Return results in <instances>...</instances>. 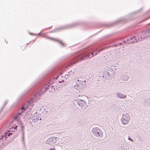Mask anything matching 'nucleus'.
I'll list each match as a JSON object with an SVG mask.
<instances>
[{
  "mask_svg": "<svg viewBox=\"0 0 150 150\" xmlns=\"http://www.w3.org/2000/svg\"><path fill=\"white\" fill-rule=\"evenodd\" d=\"M23 128V125L22 122L20 121L17 122L13 125L12 128L10 129L9 131L5 133L6 137L7 138L8 137L12 135L13 134L11 132V131L12 132L13 131H14L15 130H22Z\"/></svg>",
  "mask_w": 150,
  "mask_h": 150,
  "instance_id": "nucleus-1",
  "label": "nucleus"
},
{
  "mask_svg": "<svg viewBox=\"0 0 150 150\" xmlns=\"http://www.w3.org/2000/svg\"><path fill=\"white\" fill-rule=\"evenodd\" d=\"M92 131L93 134L97 137H101L103 136V133L98 128L96 127L93 128Z\"/></svg>",
  "mask_w": 150,
  "mask_h": 150,
  "instance_id": "nucleus-2",
  "label": "nucleus"
},
{
  "mask_svg": "<svg viewBox=\"0 0 150 150\" xmlns=\"http://www.w3.org/2000/svg\"><path fill=\"white\" fill-rule=\"evenodd\" d=\"M85 83V82L78 80L76 81L75 87L77 90H80L83 88V84Z\"/></svg>",
  "mask_w": 150,
  "mask_h": 150,
  "instance_id": "nucleus-3",
  "label": "nucleus"
},
{
  "mask_svg": "<svg viewBox=\"0 0 150 150\" xmlns=\"http://www.w3.org/2000/svg\"><path fill=\"white\" fill-rule=\"evenodd\" d=\"M130 120V117L129 115L126 114L123 115L122 119V122L123 124H127Z\"/></svg>",
  "mask_w": 150,
  "mask_h": 150,
  "instance_id": "nucleus-4",
  "label": "nucleus"
},
{
  "mask_svg": "<svg viewBox=\"0 0 150 150\" xmlns=\"http://www.w3.org/2000/svg\"><path fill=\"white\" fill-rule=\"evenodd\" d=\"M29 105V103H27L25 104L22 108L19 110V112L18 113V115H21L23 112L26 110L28 108Z\"/></svg>",
  "mask_w": 150,
  "mask_h": 150,
  "instance_id": "nucleus-5",
  "label": "nucleus"
},
{
  "mask_svg": "<svg viewBox=\"0 0 150 150\" xmlns=\"http://www.w3.org/2000/svg\"><path fill=\"white\" fill-rule=\"evenodd\" d=\"M137 41L136 39H135L134 37L131 38L129 39H128L127 40L125 41H124V43L127 42L128 43L135 42Z\"/></svg>",
  "mask_w": 150,
  "mask_h": 150,
  "instance_id": "nucleus-6",
  "label": "nucleus"
},
{
  "mask_svg": "<svg viewBox=\"0 0 150 150\" xmlns=\"http://www.w3.org/2000/svg\"><path fill=\"white\" fill-rule=\"evenodd\" d=\"M78 103L79 105L81 106L82 108H85L86 106V103L84 100H80L78 102Z\"/></svg>",
  "mask_w": 150,
  "mask_h": 150,
  "instance_id": "nucleus-7",
  "label": "nucleus"
},
{
  "mask_svg": "<svg viewBox=\"0 0 150 150\" xmlns=\"http://www.w3.org/2000/svg\"><path fill=\"white\" fill-rule=\"evenodd\" d=\"M54 139V138L53 137L50 138L46 141V143L48 144H52L54 142L53 141Z\"/></svg>",
  "mask_w": 150,
  "mask_h": 150,
  "instance_id": "nucleus-8",
  "label": "nucleus"
},
{
  "mask_svg": "<svg viewBox=\"0 0 150 150\" xmlns=\"http://www.w3.org/2000/svg\"><path fill=\"white\" fill-rule=\"evenodd\" d=\"M117 96L119 98H125L126 97L125 95L122 94L120 93L117 94Z\"/></svg>",
  "mask_w": 150,
  "mask_h": 150,
  "instance_id": "nucleus-9",
  "label": "nucleus"
},
{
  "mask_svg": "<svg viewBox=\"0 0 150 150\" xmlns=\"http://www.w3.org/2000/svg\"><path fill=\"white\" fill-rule=\"evenodd\" d=\"M18 118V115H17L15 116L14 117V119H16Z\"/></svg>",
  "mask_w": 150,
  "mask_h": 150,
  "instance_id": "nucleus-10",
  "label": "nucleus"
},
{
  "mask_svg": "<svg viewBox=\"0 0 150 150\" xmlns=\"http://www.w3.org/2000/svg\"><path fill=\"white\" fill-rule=\"evenodd\" d=\"M84 59H85V57H83L82 58H81V60L83 61V60Z\"/></svg>",
  "mask_w": 150,
  "mask_h": 150,
  "instance_id": "nucleus-11",
  "label": "nucleus"
},
{
  "mask_svg": "<svg viewBox=\"0 0 150 150\" xmlns=\"http://www.w3.org/2000/svg\"><path fill=\"white\" fill-rule=\"evenodd\" d=\"M89 56H90V54H89V55H86V58H88V57H89ZM89 58H90V57H89Z\"/></svg>",
  "mask_w": 150,
  "mask_h": 150,
  "instance_id": "nucleus-12",
  "label": "nucleus"
},
{
  "mask_svg": "<svg viewBox=\"0 0 150 150\" xmlns=\"http://www.w3.org/2000/svg\"><path fill=\"white\" fill-rule=\"evenodd\" d=\"M52 39L54 40L59 41V40H56V39Z\"/></svg>",
  "mask_w": 150,
  "mask_h": 150,
  "instance_id": "nucleus-13",
  "label": "nucleus"
},
{
  "mask_svg": "<svg viewBox=\"0 0 150 150\" xmlns=\"http://www.w3.org/2000/svg\"><path fill=\"white\" fill-rule=\"evenodd\" d=\"M50 150H55L54 148H53V149H50Z\"/></svg>",
  "mask_w": 150,
  "mask_h": 150,
  "instance_id": "nucleus-14",
  "label": "nucleus"
},
{
  "mask_svg": "<svg viewBox=\"0 0 150 150\" xmlns=\"http://www.w3.org/2000/svg\"><path fill=\"white\" fill-rule=\"evenodd\" d=\"M129 139H130L131 141L132 139H131L129 137Z\"/></svg>",
  "mask_w": 150,
  "mask_h": 150,
  "instance_id": "nucleus-15",
  "label": "nucleus"
},
{
  "mask_svg": "<svg viewBox=\"0 0 150 150\" xmlns=\"http://www.w3.org/2000/svg\"><path fill=\"white\" fill-rule=\"evenodd\" d=\"M91 54L92 55V57H93V53H91Z\"/></svg>",
  "mask_w": 150,
  "mask_h": 150,
  "instance_id": "nucleus-16",
  "label": "nucleus"
},
{
  "mask_svg": "<svg viewBox=\"0 0 150 150\" xmlns=\"http://www.w3.org/2000/svg\"><path fill=\"white\" fill-rule=\"evenodd\" d=\"M101 51V50H100L98 51V52H99L100 51Z\"/></svg>",
  "mask_w": 150,
  "mask_h": 150,
  "instance_id": "nucleus-17",
  "label": "nucleus"
}]
</instances>
